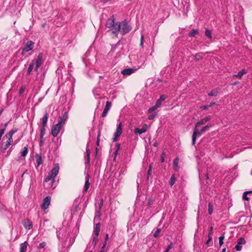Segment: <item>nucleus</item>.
<instances>
[{
	"instance_id": "obj_1",
	"label": "nucleus",
	"mask_w": 252,
	"mask_h": 252,
	"mask_svg": "<svg viewBox=\"0 0 252 252\" xmlns=\"http://www.w3.org/2000/svg\"><path fill=\"white\" fill-rule=\"evenodd\" d=\"M120 25H121L120 33L122 35L127 33L131 30V27L126 20L120 23Z\"/></svg>"
},
{
	"instance_id": "obj_2",
	"label": "nucleus",
	"mask_w": 252,
	"mask_h": 252,
	"mask_svg": "<svg viewBox=\"0 0 252 252\" xmlns=\"http://www.w3.org/2000/svg\"><path fill=\"white\" fill-rule=\"evenodd\" d=\"M122 122H120L117 126V128L114 132V137L112 139L113 142H116L122 133Z\"/></svg>"
},
{
	"instance_id": "obj_3",
	"label": "nucleus",
	"mask_w": 252,
	"mask_h": 252,
	"mask_svg": "<svg viewBox=\"0 0 252 252\" xmlns=\"http://www.w3.org/2000/svg\"><path fill=\"white\" fill-rule=\"evenodd\" d=\"M59 170V166L57 164L50 172L48 173V175L53 178L52 180V183L53 184L55 183L54 178L58 175Z\"/></svg>"
},
{
	"instance_id": "obj_4",
	"label": "nucleus",
	"mask_w": 252,
	"mask_h": 252,
	"mask_svg": "<svg viewBox=\"0 0 252 252\" xmlns=\"http://www.w3.org/2000/svg\"><path fill=\"white\" fill-rule=\"evenodd\" d=\"M51 199V197L49 195L43 198L42 203L40 206L41 209L42 210H45L48 208V207L50 204Z\"/></svg>"
},
{
	"instance_id": "obj_5",
	"label": "nucleus",
	"mask_w": 252,
	"mask_h": 252,
	"mask_svg": "<svg viewBox=\"0 0 252 252\" xmlns=\"http://www.w3.org/2000/svg\"><path fill=\"white\" fill-rule=\"evenodd\" d=\"M202 132H201V130H198L195 125V127L193 129V132L192 135V145H194L196 142V139L197 137L201 136Z\"/></svg>"
},
{
	"instance_id": "obj_6",
	"label": "nucleus",
	"mask_w": 252,
	"mask_h": 252,
	"mask_svg": "<svg viewBox=\"0 0 252 252\" xmlns=\"http://www.w3.org/2000/svg\"><path fill=\"white\" fill-rule=\"evenodd\" d=\"M62 127V126L59 125V124L54 125L51 128V134L54 137L57 136L61 130Z\"/></svg>"
},
{
	"instance_id": "obj_7",
	"label": "nucleus",
	"mask_w": 252,
	"mask_h": 252,
	"mask_svg": "<svg viewBox=\"0 0 252 252\" xmlns=\"http://www.w3.org/2000/svg\"><path fill=\"white\" fill-rule=\"evenodd\" d=\"M22 224L25 229L30 230L32 229L33 225L32 222L28 219H24L22 221Z\"/></svg>"
},
{
	"instance_id": "obj_8",
	"label": "nucleus",
	"mask_w": 252,
	"mask_h": 252,
	"mask_svg": "<svg viewBox=\"0 0 252 252\" xmlns=\"http://www.w3.org/2000/svg\"><path fill=\"white\" fill-rule=\"evenodd\" d=\"M34 45V42L32 40H28L25 44L24 47L22 48H24V51L29 52L32 50Z\"/></svg>"
},
{
	"instance_id": "obj_9",
	"label": "nucleus",
	"mask_w": 252,
	"mask_h": 252,
	"mask_svg": "<svg viewBox=\"0 0 252 252\" xmlns=\"http://www.w3.org/2000/svg\"><path fill=\"white\" fill-rule=\"evenodd\" d=\"M246 243V241L243 237H240L238 239L237 244L235 246V249L237 251H240L242 250V245Z\"/></svg>"
},
{
	"instance_id": "obj_10",
	"label": "nucleus",
	"mask_w": 252,
	"mask_h": 252,
	"mask_svg": "<svg viewBox=\"0 0 252 252\" xmlns=\"http://www.w3.org/2000/svg\"><path fill=\"white\" fill-rule=\"evenodd\" d=\"M111 105H112V103L110 101H107L106 102L104 109V110L102 112V113L101 114V116L102 117H105L107 115V114L108 111L109 110V109H110V108L111 107Z\"/></svg>"
},
{
	"instance_id": "obj_11",
	"label": "nucleus",
	"mask_w": 252,
	"mask_h": 252,
	"mask_svg": "<svg viewBox=\"0 0 252 252\" xmlns=\"http://www.w3.org/2000/svg\"><path fill=\"white\" fill-rule=\"evenodd\" d=\"M112 28V32L113 33L118 34L119 32L120 33L121 25H120V22L116 23Z\"/></svg>"
},
{
	"instance_id": "obj_12",
	"label": "nucleus",
	"mask_w": 252,
	"mask_h": 252,
	"mask_svg": "<svg viewBox=\"0 0 252 252\" xmlns=\"http://www.w3.org/2000/svg\"><path fill=\"white\" fill-rule=\"evenodd\" d=\"M211 119V116H208L205 117L203 119H201L199 121L197 122L195 125H196V127L199 126L201 125H203L206 124V123Z\"/></svg>"
},
{
	"instance_id": "obj_13",
	"label": "nucleus",
	"mask_w": 252,
	"mask_h": 252,
	"mask_svg": "<svg viewBox=\"0 0 252 252\" xmlns=\"http://www.w3.org/2000/svg\"><path fill=\"white\" fill-rule=\"evenodd\" d=\"M67 117H68L67 112H65L62 115V116L60 118V120H59L58 124H59V125H60L61 126L64 125L65 123V121L67 119Z\"/></svg>"
},
{
	"instance_id": "obj_14",
	"label": "nucleus",
	"mask_w": 252,
	"mask_h": 252,
	"mask_svg": "<svg viewBox=\"0 0 252 252\" xmlns=\"http://www.w3.org/2000/svg\"><path fill=\"white\" fill-rule=\"evenodd\" d=\"M43 54L42 53H40L38 54L37 59L35 61V65H36L40 66L42 64V63H43Z\"/></svg>"
},
{
	"instance_id": "obj_15",
	"label": "nucleus",
	"mask_w": 252,
	"mask_h": 252,
	"mask_svg": "<svg viewBox=\"0 0 252 252\" xmlns=\"http://www.w3.org/2000/svg\"><path fill=\"white\" fill-rule=\"evenodd\" d=\"M147 129V125L146 124H144L142 126V128H136L134 129V133L137 134L139 133L140 134L144 133L146 131Z\"/></svg>"
},
{
	"instance_id": "obj_16",
	"label": "nucleus",
	"mask_w": 252,
	"mask_h": 252,
	"mask_svg": "<svg viewBox=\"0 0 252 252\" xmlns=\"http://www.w3.org/2000/svg\"><path fill=\"white\" fill-rule=\"evenodd\" d=\"M135 70L131 68H126L121 71V73L124 75H130L134 73Z\"/></svg>"
},
{
	"instance_id": "obj_17",
	"label": "nucleus",
	"mask_w": 252,
	"mask_h": 252,
	"mask_svg": "<svg viewBox=\"0 0 252 252\" xmlns=\"http://www.w3.org/2000/svg\"><path fill=\"white\" fill-rule=\"evenodd\" d=\"M89 178H90V176L88 174H87L85 176V183L84 188L83 191V192H87L90 187V183L89 182Z\"/></svg>"
},
{
	"instance_id": "obj_18",
	"label": "nucleus",
	"mask_w": 252,
	"mask_h": 252,
	"mask_svg": "<svg viewBox=\"0 0 252 252\" xmlns=\"http://www.w3.org/2000/svg\"><path fill=\"white\" fill-rule=\"evenodd\" d=\"M124 44V41L122 40H119L118 42L115 44H113L111 47V52H114L116 49L120 45Z\"/></svg>"
},
{
	"instance_id": "obj_19",
	"label": "nucleus",
	"mask_w": 252,
	"mask_h": 252,
	"mask_svg": "<svg viewBox=\"0 0 252 252\" xmlns=\"http://www.w3.org/2000/svg\"><path fill=\"white\" fill-rule=\"evenodd\" d=\"M28 245V243L27 241L21 243L20 245V252H26Z\"/></svg>"
},
{
	"instance_id": "obj_20",
	"label": "nucleus",
	"mask_w": 252,
	"mask_h": 252,
	"mask_svg": "<svg viewBox=\"0 0 252 252\" xmlns=\"http://www.w3.org/2000/svg\"><path fill=\"white\" fill-rule=\"evenodd\" d=\"M246 73H247V71L245 69H243L239 71L237 74L233 75V77L241 79L242 77Z\"/></svg>"
},
{
	"instance_id": "obj_21",
	"label": "nucleus",
	"mask_w": 252,
	"mask_h": 252,
	"mask_svg": "<svg viewBox=\"0 0 252 252\" xmlns=\"http://www.w3.org/2000/svg\"><path fill=\"white\" fill-rule=\"evenodd\" d=\"M48 121V113L47 112H45L44 115L42 117V127H46L47 126V123Z\"/></svg>"
},
{
	"instance_id": "obj_22",
	"label": "nucleus",
	"mask_w": 252,
	"mask_h": 252,
	"mask_svg": "<svg viewBox=\"0 0 252 252\" xmlns=\"http://www.w3.org/2000/svg\"><path fill=\"white\" fill-rule=\"evenodd\" d=\"M220 89L219 88H216L212 90L208 94L209 96H216L219 93Z\"/></svg>"
},
{
	"instance_id": "obj_23",
	"label": "nucleus",
	"mask_w": 252,
	"mask_h": 252,
	"mask_svg": "<svg viewBox=\"0 0 252 252\" xmlns=\"http://www.w3.org/2000/svg\"><path fill=\"white\" fill-rule=\"evenodd\" d=\"M98 235H95V234L93 233V239L91 242L92 245L93 247V249H94L98 241Z\"/></svg>"
},
{
	"instance_id": "obj_24",
	"label": "nucleus",
	"mask_w": 252,
	"mask_h": 252,
	"mask_svg": "<svg viewBox=\"0 0 252 252\" xmlns=\"http://www.w3.org/2000/svg\"><path fill=\"white\" fill-rule=\"evenodd\" d=\"M100 230V223L99 222L96 223L95 226L94 227V233L95 234V235H98Z\"/></svg>"
},
{
	"instance_id": "obj_25",
	"label": "nucleus",
	"mask_w": 252,
	"mask_h": 252,
	"mask_svg": "<svg viewBox=\"0 0 252 252\" xmlns=\"http://www.w3.org/2000/svg\"><path fill=\"white\" fill-rule=\"evenodd\" d=\"M34 60H33L32 61L31 63L29 64V67L28 68L27 72V75H29L31 74V73L32 71V70H33V66H34Z\"/></svg>"
},
{
	"instance_id": "obj_26",
	"label": "nucleus",
	"mask_w": 252,
	"mask_h": 252,
	"mask_svg": "<svg viewBox=\"0 0 252 252\" xmlns=\"http://www.w3.org/2000/svg\"><path fill=\"white\" fill-rule=\"evenodd\" d=\"M115 24V23L114 22V19H112L111 18H109L106 21V26L107 28H112L113 27V26H114V25Z\"/></svg>"
},
{
	"instance_id": "obj_27",
	"label": "nucleus",
	"mask_w": 252,
	"mask_h": 252,
	"mask_svg": "<svg viewBox=\"0 0 252 252\" xmlns=\"http://www.w3.org/2000/svg\"><path fill=\"white\" fill-rule=\"evenodd\" d=\"M9 145H10L9 142H6L2 143L0 148L1 151L2 152H4L7 149V148L8 147Z\"/></svg>"
},
{
	"instance_id": "obj_28",
	"label": "nucleus",
	"mask_w": 252,
	"mask_h": 252,
	"mask_svg": "<svg viewBox=\"0 0 252 252\" xmlns=\"http://www.w3.org/2000/svg\"><path fill=\"white\" fill-rule=\"evenodd\" d=\"M36 164L37 166H39L42 163V157L40 155L36 154L35 155Z\"/></svg>"
},
{
	"instance_id": "obj_29",
	"label": "nucleus",
	"mask_w": 252,
	"mask_h": 252,
	"mask_svg": "<svg viewBox=\"0 0 252 252\" xmlns=\"http://www.w3.org/2000/svg\"><path fill=\"white\" fill-rule=\"evenodd\" d=\"M205 35L209 39H211L212 38V31L208 29H206L205 31Z\"/></svg>"
},
{
	"instance_id": "obj_30",
	"label": "nucleus",
	"mask_w": 252,
	"mask_h": 252,
	"mask_svg": "<svg viewBox=\"0 0 252 252\" xmlns=\"http://www.w3.org/2000/svg\"><path fill=\"white\" fill-rule=\"evenodd\" d=\"M18 131L17 128L11 129L8 133H7L5 136L6 137H12L13 135Z\"/></svg>"
},
{
	"instance_id": "obj_31",
	"label": "nucleus",
	"mask_w": 252,
	"mask_h": 252,
	"mask_svg": "<svg viewBox=\"0 0 252 252\" xmlns=\"http://www.w3.org/2000/svg\"><path fill=\"white\" fill-rule=\"evenodd\" d=\"M202 54H203V53H202V52L196 53L194 55V58H195L194 60L195 61H198L199 60H202L203 59Z\"/></svg>"
},
{
	"instance_id": "obj_32",
	"label": "nucleus",
	"mask_w": 252,
	"mask_h": 252,
	"mask_svg": "<svg viewBox=\"0 0 252 252\" xmlns=\"http://www.w3.org/2000/svg\"><path fill=\"white\" fill-rule=\"evenodd\" d=\"M198 33V30L193 29L188 33V35L189 37H194Z\"/></svg>"
},
{
	"instance_id": "obj_33",
	"label": "nucleus",
	"mask_w": 252,
	"mask_h": 252,
	"mask_svg": "<svg viewBox=\"0 0 252 252\" xmlns=\"http://www.w3.org/2000/svg\"><path fill=\"white\" fill-rule=\"evenodd\" d=\"M152 164H150L149 166V168L147 171V180H149L150 176L151 175L152 171Z\"/></svg>"
},
{
	"instance_id": "obj_34",
	"label": "nucleus",
	"mask_w": 252,
	"mask_h": 252,
	"mask_svg": "<svg viewBox=\"0 0 252 252\" xmlns=\"http://www.w3.org/2000/svg\"><path fill=\"white\" fill-rule=\"evenodd\" d=\"M28 152V147L27 146L26 147H25L23 148V150L21 152V156L22 157H25L27 155Z\"/></svg>"
},
{
	"instance_id": "obj_35",
	"label": "nucleus",
	"mask_w": 252,
	"mask_h": 252,
	"mask_svg": "<svg viewBox=\"0 0 252 252\" xmlns=\"http://www.w3.org/2000/svg\"><path fill=\"white\" fill-rule=\"evenodd\" d=\"M211 127H212V125L208 124L206 126H205L201 128V129H200L201 132H202V133L204 132L207 131L208 130H209Z\"/></svg>"
},
{
	"instance_id": "obj_36",
	"label": "nucleus",
	"mask_w": 252,
	"mask_h": 252,
	"mask_svg": "<svg viewBox=\"0 0 252 252\" xmlns=\"http://www.w3.org/2000/svg\"><path fill=\"white\" fill-rule=\"evenodd\" d=\"M176 178L175 177L174 174H173L171 177H170V180H169V185L171 187H172L176 181Z\"/></svg>"
},
{
	"instance_id": "obj_37",
	"label": "nucleus",
	"mask_w": 252,
	"mask_h": 252,
	"mask_svg": "<svg viewBox=\"0 0 252 252\" xmlns=\"http://www.w3.org/2000/svg\"><path fill=\"white\" fill-rule=\"evenodd\" d=\"M213 211V205L211 203H209L208 204V214L209 215H212Z\"/></svg>"
},
{
	"instance_id": "obj_38",
	"label": "nucleus",
	"mask_w": 252,
	"mask_h": 252,
	"mask_svg": "<svg viewBox=\"0 0 252 252\" xmlns=\"http://www.w3.org/2000/svg\"><path fill=\"white\" fill-rule=\"evenodd\" d=\"M250 192H252V191L244 192L243 194V199L245 200H249V197L247 196V194Z\"/></svg>"
},
{
	"instance_id": "obj_39",
	"label": "nucleus",
	"mask_w": 252,
	"mask_h": 252,
	"mask_svg": "<svg viewBox=\"0 0 252 252\" xmlns=\"http://www.w3.org/2000/svg\"><path fill=\"white\" fill-rule=\"evenodd\" d=\"M158 107L156 104L154 106H152L151 107L149 108L148 111L149 113H152V112L155 111L156 110Z\"/></svg>"
},
{
	"instance_id": "obj_40",
	"label": "nucleus",
	"mask_w": 252,
	"mask_h": 252,
	"mask_svg": "<svg viewBox=\"0 0 252 252\" xmlns=\"http://www.w3.org/2000/svg\"><path fill=\"white\" fill-rule=\"evenodd\" d=\"M161 229L159 228H157L154 234V237L155 238H157L159 236V233L161 232Z\"/></svg>"
},
{
	"instance_id": "obj_41",
	"label": "nucleus",
	"mask_w": 252,
	"mask_h": 252,
	"mask_svg": "<svg viewBox=\"0 0 252 252\" xmlns=\"http://www.w3.org/2000/svg\"><path fill=\"white\" fill-rule=\"evenodd\" d=\"M45 134V127H41L40 132V138L43 137L44 135Z\"/></svg>"
},
{
	"instance_id": "obj_42",
	"label": "nucleus",
	"mask_w": 252,
	"mask_h": 252,
	"mask_svg": "<svg viewBox=\"0 0 252 252\" xmlns=\"http://www.w3.org/2000/svg\"><path fill=\"white\" fill-rule=\"evenodd\" d=\"M157 116H158V113L157 112H154L148 116V119L149 120H153Z\"/></svg>"
},
{
	"instance_id": "obj_43",
	"label": "nucleus",
	"mask_w": 252,
	"mask_h": 252,
	"mask_svg": "<svg viewBox=\"0 0 252 252\" xmlns=\"http://www.w3.org/2000/svg\"><path fill=\"white\" fill-rule=\"evenodd\" d=\"M179 160V159L178 157H176L174 159L173 163L174 168H176L178 166Z\"/></svg>"
},
{
	"instance_id": "obj_44",
	"label": "nucleus",
	"mask_w": 252,
	"mask_h": 252,
	"mask_svg": "<svg viewBox=\"0 0 252 252\" xmlns=\"http://www.w3.org/2000/svg\"><path fill=\"white\" fill-rule=\"evenodd\" d=\"M219 245L220 246L223 245V240L224 239V235H222L219 237Z\"/></svg>"
},
{
	"instance_id": "obj_45",
	"label": "nucleus",
	"mask_w": 252,
	"mask_h": 252,
	"mask_svg": "<svg viewBox=\"0 0 252 252\" xmlns=\"http://www.w3.org/2000/svg\"><path fill=\"white\" fill-rule=\"evenodd\" d=\"M86 154L87 156V162L89 163L90 161V154L91 151L89 149L86 150Z\"/></svg>"
},
{
	"instance_id": "obj_46",
	"label": "nucleus",
	"mask_w": 252,
	"mask_h": 252,
	"mask_svg": "<svg viewBox=\"0 0 252 252\" xmlns=\"http://www.w3.org/2000/svg\"><path fill=\"white\" fill-rule=\"evenodd\" d=\"M154 201V199L152 197H150L149 198L148 200V204L147 206L148 207H150L151 205L153 204Z\"/></svg>"
},
{
	"instance_id": "obj_47",
	"label": "nucleus",
	"mask_w": 252,
	"mask_h": 252,
	"mask_svg": "<svg viewBox=\"0 0 252 252\" xmlns=\"http://www.w3.org/2000/svg\"><path fill=\"white\" fill-rule=\"evenodd\" d=\"M99 129H100V128H99ZM100 134H101L100 129H99L98 132L97 136V140H96L97 146L99 145V140H100L99 137L100 136Z\"/></svg>"
},
{
	"instance_id": "obj_48",
	"label": "nucleus",
	"mask_w": 252,
	"mask_h": 252,
	"mask_svg": "<svg viewBox=\"0 0 252 252\" xmlns=\"http://www.w3.org/2000/svg\"><path fill=\"white\" fill-rule=\"evenodd\" d=\"M99 92H100V88H96L93 90V93L94 95L96 94L97 95H98Z\"/></svg>"
},
{
	"instance_id": "obj_49",
	"label": "nucleus",
	"mask_w": 252,
	"mask_h": 252,
	"mask_svg": "<svg viewBox=\"0 0 252 252\" xmlns=\"http://www.w3.org/2000/svg\"><path fill=\"white\" fill-rule=\"evenodd\" d=\"M8 122L1 125L0 129H3V131H5V129L8 125Z\"/></svg>"
},
{
	"instance_id": "obj_50",
	"label": "nucleus",
	"mask_w": 252,
	"mask_h": 252,
	"mask_svg": "<svg viewBox=\"0 0 252 252\" xmlns=\"http://www.w3.org/2000/svg\"><path fill=\"white\" fill-rule=\"evenodd\" d=\"M62 232V230H57L56 233H57V237L59 239H62L63 238H62V236H61V233Z\"/></svg>"
},
{
	"instance_id": "obj_51",
	"label": "nucleus",
	"mask_w": 252,
	"mask_h": 252,
	"mask_svg": "<svg viewBox=\"0 0 252 252\" xmlns=\"http://www.w3.org/2000/svg\"><path fill=\"white\" fill-rule=\"evenodd\" d=\"M167 98V96L165 94H161L160 95L159 99L161 100V101H163Z\"/></svg>"
},
{
	"instance_id": "obj_52",
	"label": "nucleus",
	"mask_w": 252,
	"mask_h": 252,
	"mask_svg": "<svg viewBox=\"0 0 252 252\" xmlns=\"http://www.w3.org/2000/svg\"><path fill=\"white\" fill-rule=\"evenodd\" d=\"M46 244V242H43L39 244L37 248H38V249L43 248L45 246Z\"/></svg>"
},
{
	"instance_id": "obj_53",
	"label": "nucleus",
	"mask_w": 252,
	"mask_h": 252,
	"mask_svg": "<svg viewBox=\"0 0 252 252\" xmlns=\"http://www.w3.org/2000/svg\"><path fill=\"white\" fill-rule=\"evenodd\" d=\"M162 102V101H161V100H160V99H159H159H158L156 101V104H156L158 107H160V106H161V105Z\"/></svg>"
},
{
	"instance_id": "obj_54",
	"label": "nucleus",
	"mask_w": 252,
	"mask_h": 252,
	"mask_svg": "<svg viewBox=\"0 0 252 252\" xmlns=\"http://www.w3.org/2000/svg\"><path fill=\"white\" fill-rule=\"evenodd\" d=\"M44 142H45V140H44V139L43 137L42 138H40V141H39V146L40 147L42 146L44 144Z\"/></svg>"
},
{
	"instance_id": "obj_55",
	"label": "nucleus",
	"mask_w": 252,
	"mask_h": 252,
	"mask_svg": "<svg viewBox=\"0 0 252 252\" xmlns=\"http://www.w3.org/2000/svg\"><path fill=\"white\" fill-rule=\"evenodd\" d=\"M120 148V144H119V143L116 144V150L115 151V155H116L117 154L118 151L119 150Z\"/></svg>"
},
{
	"instance_id": "obj_56",
	"label": "nucleus",
	"mask_w": 252,
	"mask_h": 252,
	"mask_svg": "<svg viewBox=\"0 0 252 252\" xmlns=\"http://www.w3.org/2000/svg\"><path fill=\"white\" fill-rule=\"evenodd\" d=\"M212 240V236L210 235H208V240L206 242V244L208 246H209V244Z\"/></svg>"
},
{
	"instance_id": "obj_57",
	"label": "nucleus",
	"mask_w": 252,
	"mask_h": 252,
	"mask_svg": "<svg viewBox=\"0 0 252 252\" xmlns=\"http://www.w3.org/2000/svg\"><path fill=\"white\" fill-rule=\"evenodd\" d=\"M173 243H170V244H169L168 245V246L166 249L168 251L170 250L173 248Z\"/></svg>"
},
{
	"instance_id": "obj_58",
	"label": "nucleus",
	"mask_w": 252,
	"mask_h": 252,
	"mask_svg": "<svg viewBox=\"0 0 252 252\" xmlns=\"http://www.w3.org/2000/svg\"><path fill=\"white\" fill-rule=\"evenodd\" d=\"M53 180V178H51L48 174L47 175V176L46 177V178H45V182H49L50 180Z\"/></svg>"
},
{
	"instance_id": "obj_59",
	"label": "nucleus",
	"mask_w": 252,
	"mask_h": 252,
	"mask_svg": "<svg viewBox=\"0 0 252 252\" xmlns=\"http://www.w3.org/2000/svg\"><path fill=\"white\" fill-rule=\"evenodd\" d=\"M164 156H165V153L164 152H162V153L161 155V159H160L161 162H163L164 161Z\"/></svg>"
},
{
	"instance_id": "obj_60",
	"label": "nucleus",
	"mask_w": 252,
	"mask_h": 252,
	"mask_svg": "<svg viewBox=\"0 0 252 252\" xmlns=\"http://www.w3.org/2000/svg\"><path fill=\"white\" fill-rule=\"evenodd\" d=\"M143 39H144V35H143V34H141V38H140V46H142V45L143 44Z\"/></svg>"
},
{
	"instance_id": "obj_61",
	"label": "nucleus",
	"mask_w": 252,
	"mask_h": 252,
	"mask_svg": "<svg viewBox=\"0 0 252 252\" xmlns=\"http://www.w3.org/2000/svg\"><path fill=\"white\" fill-rule=\"evenodd\" d=\"M24 91H25V88L22 87L19 92V94H22L23 93V92H24Z\"/></svg>"
},
{
	"instance_id": "obj_62",
	"label": "nucleus",
	"mask_w": 252,
	"mask_h": 252,
	"mask_svg": "<svg viewBox=\"0 0 252 252\" xmlns=\"http://www.w3.org/2000/svg\"><path fill=\"white\" fill-rule=\"evenodd\" d=\"M209 108V106H208V105H204L200 107V108L203 110H206V109H208Z\"/></svg>"
},
{
	"instance_id": "obj_63",
	"label": "nucleus",
	"mask_w": 252,
	"mask_h": 252,
	"mask_svg": "<svg viewBox=\"0 0 252 252\" xmlns=\"http://www.w3.org/2000/svg\"><path fill=\"white\" fill-rule=\"evenodd\" d=\"M21 50H22V52L21 53V54L22 55V56H24L26 54V53H27L28 52L27 51H24V48L21 47L20 48Z\"/></svg>"
},
{
	"instance_id": "obj_64",
	"label": "nucleus",
	"mask_w": 252,
	"mask_h": 252,
	"mask_svg": "<svg viewBox=\"0 0 252 252\" xmlns=\"http://www.w3.org/2000/svg\"><path fill=\"white\" fill-rule=\"evenodd\" d=\"M7 138H8V140L6 141L7 142H9V145L11 144V143L12 142H13V139H12V137H6Z\"/></svg>"
}]
</instances>
